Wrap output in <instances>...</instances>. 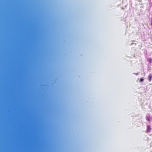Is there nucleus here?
<instances>
[{"label": "nucleus", "mask_w": 152, "mask_h": 152, "mask_svg": "<svg viewBox=\"0 0 152 152\" xmlns=\"http://www.w3.org/2000/svg\"><path fill=\"white\" fill-rule=\"evenodd\" d=\"M148 78L149 79V81L151 82V78H152V76L151 75H149L148 77Z\"/></svg>", "instance_id": "obj_2"}, {"label": "nucleus", "mask_w": 152, "mask_h": 152, "mask_svg": "<svg viewBox=\"0 0 152 152\" xmlns=\"http://www.w3.org/2000/svg\"><path fill=\"white\" fill-rule=\"evenodd\" d=\"M136 75H137V74H137V73H136Z\"/></svg>", "instance_id": "obj_7"}, {"label": "nucleus", "mask_w": 152, "mask_h": 152, "mask_svg": "<svg viewBox=\"0 0 152 152\" xmlns=\"http://www.w3.org/2000/svg\"><path fill=\"white\" fill-rule=\"evenodd\" d=\"M148 60L150 63H151L152 62V59L151 58H149Z\"/></svg>", "instance_id": "obj_3"}, {"label": "nucleus", "mask_w": 152, "mask_h": 152, "mask_svg": "<svg viewBox=\"0 0 152 152\" xmlns=\"http://www.w3.org/2000/svg\"><path fill=\"white\" fill-rule=\"evenodd\" d=\"M144 80V79L142 78H141L140 79V82H142Z\"/></svg>", "instance_id": "obj_4"}, {"label": "nucleus", "mask_w": 152, "mask_h": 152, "mask_svg": "<svg viewBox=\"0 0 152 152\" xmlns=\"http://www.w3.org/2000/svg\"><path fill=\"white\" fill-rule=\"evenodd\" d=\"M147 130L146 133H149L150 132L151 130V128L150 127V126L149 125L147 126Z\"/></svg>", "instance_id": "obj_1"}, {"label": "nucleus", "mask_w": 152, "mask_h": 152, "mask_svg": "<svg viewBox=\"0 0 152 152\" xmlns=\"http://www.w3.org/2000/svg\"><path fill=\"white\" fill-rule=\"evenodd\" d=\"M151 25L152 26V19L151 20Z\"/></svg>", "instance_id": "obj_6"}, {"label": "nucleus", "mask_w": 152, "mask_h": 152, "mask_svg": "<svg viewBox=\"0 0 152 152\" xmlns=\"http://www.w3.org/2000/svg\"><path fill=\"white\" fill-rule=\"evenodd\" d=\"M146 120L148 121H150V118L148 117H147L146 118Z\"/></svg>", "instance_id": "obj_5"}]
</instances>
